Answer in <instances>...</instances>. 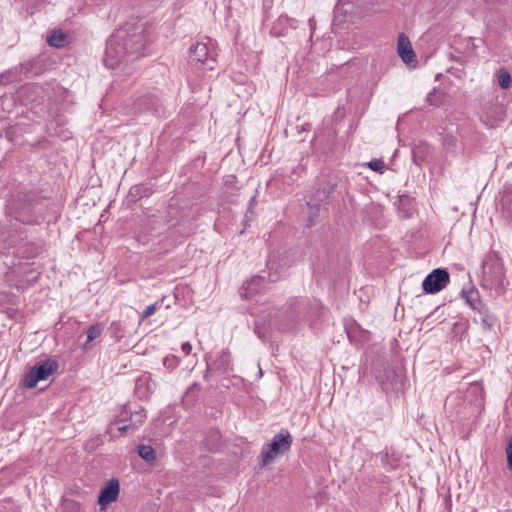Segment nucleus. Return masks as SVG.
I'll list each match as a JSON object with an SVG mask.
<instances>
[{"mask_svg": "<svg viewBox=\"0 0 512 512\" xmlns=\"http://www.w3.org/2000/svg\"><path fill=\"white\" fill-rule=\"evenodd\" d=\"M145 46L146 37L143 26L141 24H126L108 39L104 58L105 65L115 69L122 62L141 56Z\"/></svg>", "mask_w": 512, "mask_h": 512, "instance_id": "1", "label": "nucleus"}, {"mask_svg": "<svg viewBox=\"0 0 512 512\" xmlns=\"http://www.w3.org/2000/svg\"><path fill=\"white\" fill-rule=\"evenodd\" d=\"M506 276L503 260L497 251H490L482 262L481 287L501 295L505 291Z\"/></svg>", "mask_w": 512, "mask_h": 512, "instance_id": "2", "label": "nucleus"}, {"mask_svg": "<svg viewBox=\"0 0 512 512\" xmlns=\"http://www.w3.org/2000/svg\"><path fill=\"white\" fill-rule=\"evenodd\" d=\"M188 63L196 77H203L215 69V53L209 50L207 44L197 42L189 49Z\"/></svg>", "mask_w": 512, "mask_h": 512, "instance_id": "3", "label": "nucleus"}, {"mask_svg": "<svg viewBox=\"0 0 512 512\" xmlns=\"http://www.w3.org/2000/svg\"><path fill=\"white\" fill-rule=\"evenodd\" d=\"M292 436L286 429L275 434L269 444H266L261 451L262 463L264 466L270 464L277 457L288 452L292 445Z\"/></svg>", "mask_w": 512, "mask_h": 512, "instance_id": "4", "label": "nucleus"}, {"mask_svg": "<svg viewBox=\"0 0 512 512\" xmlns=\"http://www.w3.org/2000/svg\"><path fill=\"white\" fill-rule=\"evenodd\" d=\"M59 364L56 360L47 359L34 365L23 379V385L28 388H34L40 381L48 379L58 370Z\"/></svg>", "mask_w": 512, "mask_h": 512, "instance_id": "5", "label": "nucleus"}, {"mask_svg": "<svg viewBox=\"0 0 512 512\" xmlns=\"http://www.w3.org/2000/svg\"><path fill=\"white\" fill-rule=\"evenodd\" d=\"M479 117L482 124L487 128H496L506 119V107L498 100L485 103Z\"/></svg>", "mask_w": 512, "mask_h": 512, "instance_id": "6", "label": "nucleus"}, {"mask_svg": "<svg viewBox=\"0 0 512 512\" xmlns=\"http://www.w3.org/2000/svg\"><path fill=\"white\" fill-rule=\"evenodd\" d=\"M335 186L336 184L331 182L323 184L314 192L313 196L307 202V206L309 208L308 226H311L314 222V219L317 218L320 211V206L322 204H327Z\"/></svg>", "mask_w": 512, "mask_h": 512, "instance_id": "7", "label": "nucleus"}, {"mask_svg": "<svg viewBox=\"0 0 512 512\" xmlns=\"http://www.w3.org/2000/svg\"><path fill=\"white\" fill-rule=\"evenodd\" d=\"M10 213L23 224H38L41 221V217L36 215L35 207L30 200L13 203L10 207Z\"/></svg>", "mask_w": 512, "mask_h": 512, "instance_id": "8", "label": "nucleus"}, {"mask_svg": "<svg viewBox=\"0 0 512 512\" xmlns=\"http://www.w3.org/2000/svg\"><path fill=\"white\" fill-rule=\"evenodd\" d=\"M449 280V273L445 269L437 268L425 277L422 287L426 293L434 294L444 289Z\"/></svg>", "mask_w": 512, "mask_h": 512, "instance_id": "9", "label": "nucleus"}, {"mask_svg": "<svg viewBox=\"0 0 512 512\" xmlns=\"http://www.w3.org/2000/svg\"><path fill=\"white\" fill-rule=\"evenodd\" d=\"M120 493V483L117 478H111L109 481L105 483V485L100 490L98 496V503L101 506V509H105L107 505L116 501L118 499Z\"/></svg>", "mask_w": 512, "mask_h": 512, "instance_id": "10", "label": "nucleus"}, {"mask_svg": "<svg viewBox=\"0 0 512 512\" xmlns=\"http://www.w3.org/2000/svg\"><path fill=\"white\" fill-rule=\"evenodd\" d=\"M267 276L270 282L280 280L286 272V263L279 255L272 254L267 261Z\"/></svg>", "mask_w": 512, "mask_h": 512, "instance_id": "11", "label": "nucleus"}, {"mask_svg": "<svg viewBox=\"0 0 512 512\" xmlns=\"http://www.w3.org/2000/svg\"><path fill=\"white\" fill-rule=\"evenodd\" d=\"M231 369V356L228 350H222L212 362L207 364V373L225 374Z\"/></svg>", "mask_w": 512, "mask_h": 512, "instance_id": "12", "label": "nucleus"}, {"mask_svg": "<svg viewBox=\"0 0 512 512\" xmlns=\"http://www.w3.org/2000/svg\"><path fill=\"white\" fill-rule=\"evenodd\" d=\"M265 276L259 275L253 277L251 280L247 281L240 290V295L243 298L250 299L254 295L262 292L264 289Z\"/></svg>", "mask_w": 512, "mask_h": 512, "instance_id": "13", "label": "nucleus"}, {"mask_svg": "<svg viewBox=\"0 0 512 512\" xmlns=\"http://www.w3.org/2000/svg\"><path fill=\"white\" fill-rule=\"evenodd\" d=\"M160 106V100L158 97L153 94H145L141 97H138L134 103V111L135 112H143V111H158Z\"/></svg>", "mask_w": 512, "mask_h": 512, "instance_id": "14", "label": "nucleus"}, {"mask_svg": "<svg viewBox=\"0 0 512 512\" xmlns=\"http://www.w3.org/2000/svg\"><path fill=\"white\" fill-rule=\"evenodd\" d=\"M398 53L404 63L410 64L415 61V53L407 37L404 34L399 35Z\"/></svg>", "mask_w": 512, "mask_h": 512, "instance_id": "15", "label": "nucleus"}, {"mask_svg": "<svg viewBox=\"0 0 512 512\" xmlns=\"http://www.w3.org/2000/svg\"><path fill=\"white\" fill-rule=\"evenodd\" d=\"M201 391V385L199 383H193L191 386L187 388L185 391L183 397H182V404L185 407H191L193 406L198 398Z\"/></svg>", "mask_w": 512, "mask_h": 512, "instance_id": "16", "label": "nucleus"}, {"mask_svg": "<svg viewBox=\"0 0 512 512\" xmlns=\"http://www.w3.org/2000/svg\"><path fill=\"white\" fill-rule=\"evenodd\" d=\"M145 418H146V413H145L144 409L135 411L134 413L131 414V417H130L131 423L129 425L124 424V425L118 426V430L122 434L127 432L130 429L134 430L138 427V425L143 423Z\"/></svg>", "mask_w": 512, "mask_h": 512, "instance_id": "17", "label": "nucleus"}, {"mask_svg": "<svg viewBox=\"0 0 512 512\" xmlns=\"http://www.w3.org/2000/svg\"><path fill=\"white\" fill-rule=\"evenodd\" d=\"M477 312L480 315V321L483 327L492 329L496 323V316L488 310L486 305L478 307Z\"/></svg>", "mask_w": 512, "mask_h": 512, "instance_id": "18", "label": "nucleus"}, {"mask_svg": "<svg viewBox=\"0 0 512 512\" xmlns=\"http://www.w3.org/2000/svg\"><path fill=\"white\" fill-rule=\"evenodd\" d=\"M104 330L103 323H96L94 325H91L87 330V340L84 344V349H89L91 347L90 343L100 337Z\"/></svg>", "mask_w": 512, "mask_h": 512, "instance_id": "19", "label": "nucleus"}, {"mask_svg": "<svg viewBox=\"0 0 512 512\" xmlns=\"http://www.w3.org/2000/svg\"><path fill=\"white\" fill-rule=\"evenodd\" d=\"M47 43L51 47L61 48L66 43V35L62 31H55L47 38Z\"/></svg>", "mask_w": 512, "mask_h": 512, "instance_id": "20", "label": "nucleus"}, {"mask_svg": "<svg viewBox=\"0 0 512 512\" xmlns=\"http://www.w3.org/2000/svg\"><path fill=\"white\" fill-rule=\"evenodd\" d=\"M138 454L146 462H153L156 459L155 450L150 445H139Z\"/></svg>", "mask_w": 512, "mask_h": 512, "instance_id": "21", "label": "nucleus"}, {"mask_svg": "<svg viewBox=\"0 0 512 512\" xmlns=\"http://www.w3.org/2000/svg\"><path fill=\"white\" fill-rule=\"evenodd\" d=\"M444 93L441 90L433 89L426 97V102L434 107H438L443 103Z\"/></svg>", "mask_w": 512, "mask_h": 512, "instance_id": "22", "label": "nucleus"}, {"mask_svg": "<svg viewBox=\"0 0 512 512\" xmlns=\"http://www.w3.org/2000/svg\"><path fill=\"white\" fill-rule=\"evenodd\" d=\"M465 298H466V302L475 311H478V307H481V306L485 305V304H483L479 300L478 291H476L474 289H472V290L468 291L467 293H465Z\"/></svg>", "mask_w": 512, "mask_h": 512, "instance_id": "23", "label": "nucleus"}, {"mask_svg": "<svg viewBox=\"0 0 512 512\" xmlns=\"http://www.w3.org/2000/svg\"><path fill=\"white\" fill-rule=\"evenodd\" d=\"M108 333L110 337L116 341H119L124 337L123 327L119 321H113L110 323Z\"/></svg>", "mask_w": 512, "mask_h": 512, "instance_id": "24", "label": "nucleus"}, {"mask_svg": "<svg viewBox=\"0 0 512 512\" xmlns=\"http://www.w3.org/2000/svg\"><path fill=\"white\" fill-rule=\"evenodd\" d=\"M63 512H81V504L73 499L65 498L62 501Z\"/></svg>", "mask_w": 512, "mask_h": 512, "instance_id": "25", "label": "nucleus"}, {"mask_svg": "<svg viewBox=\"0 0 512 512\" xmlns=\"http://www.w3.org/2000/svg\"><path fill=\"white\" fill-rule=\"evenodd\" d=\"M498 83H499V86L502 88V89H508L510 87V84H511V75L510 73L504 69V68H501L499 70V74H498Z\"/></svg>", "mask_w": 512, "mask_h": 512, "instance_id": "26", "label": "nucleus"}, {"mask_svg": "<svg viewBox=\"0 0 512 512\" xmlns=\"http://www.w3.org/2000/svg\"><path fill=\"white\" fill-rule=\"evenodd\" d=\"M163 303V300L156 301L153 304L148 305L145 310L140 314V320L143 321L144 319L152 316L156 310L161 308Z\"/></svg>", "mask_w": 512, "mask_h": 512, "instance_id": "27", "label": "nucleus"}, {"mask_svg": "<svg viewBox=\"0 0 512 512\" xmlns=\"http://www.w3.org/2000/svg\"><path fill=\"white\" fill-rule=\"evenodd\" d=\"M180 363V359L176 357L175 355H170L164 358L163 365L167 369H174L176 368Z\"/></svg>", "mask_w": 512, "mask_h": 512, "instance_id": "28", "label": "nucleus"}, {"mask_svg": "<svg viewBox=\"0 0 512 512\" xmlns=\"http://www.w3.org/2000/svg\"><path fill=\"white\" fill-rule=\"evenodd\" d=\"M506 455H507V468L512 471V434L509 436L507 440L506 446Z\"/></svg>", "mask_w": 512, "mask_h": 512, "instance_id": "29", "label": "nucleus"}, {"mask_svg": "<svg viewBox=\"0 0 512 512\" xmlns=\"http://www.w3.org/2000/svg\"><path fill=\"white\" fill-rule=\"evenodd\" d=\"M368 166L374 171L382 172L384 163L380 160H373L368 163Z\"/></svg>", "mask_w": 512, "mask_h": 512, "instance_id": "30", "label": "nucleus"}, {"mask_svg": "<svg viewBox=\"0 0 512 512\" xmlns=\"http://www.w3.org/2000/svg\"><path fill=\"white\" fill-rule=\"evenodd\" d=\"M181 350L183 351V353L185 355H189L192 351V345L190 344V342H184L182 345H181Z\"/></svg>", "mask_w": 512, "mask_h": 512, "instance_id": "31", "label": "nucleus"}, {"mask_svg": "<svg viewBox=\"0 0 512 512\" xmlns=\"http://www.w3.org/2000/svg\"><path fill=\"white\" fill-rule=\"evenodd\" d=\"M345 6H346V4L343 3V0H340L339 3L336 6V12H339L340 10H343L345 13H349L350 12L349 8L345 7ZM347 6H349V5L347 4Z\"/></svg>", "mask_w": 512, "mask_h": 512, "instance_id": "32", "label": "nucleus"}, {"mask_svg": "<svg viewBox=\"0 0 512 512\" xmlns=\"http://www.w3.org/2000/svg\"><path fill=\"white\" fill-rule=\"evenodd\" d=\"M11 76V73H3L0 75V83L1 84H7L9 82V77Z\"/></svg>", "mask_w": 512, "mask_h": 512, "instance_id": "33", "label": "nucleus"}, {"mask_svg": "<svg viewBox=\"0 0 512 512\" xmlns=\"http://www.w3.org/2000/svg\"><path fill=\"white\" fill-rule=\"evenodd\" d=\"M146 382H147V378L146 377L138 378V380L136 382V387L139 389Z\"/></svg>", "mask_w": 512, "mask_h": 512, "instance_id": "34", "label": "nucleus"}, {"mask_svg": "<svg viewBox=\"0 0 512 512\" xmlns=\"http://www.w3.org/2000/svg\"><path fill=\"white\" fill-rule=\"evenodd\" d=\"M255 333L258 335L259 338H261V339L265 338L264 335L261 333L258 325H256V327H255Z\"/></svg>", "mask_w": 512, "mask_h": 512, "instance_id": "35", "label": "nucleus"}, {"mask_svg": "<svg viewBox=\"0 0 512 512\" xmlns=\"http://www.w3.org/2000/svg\"><path fill=\"white\" fill-rule=\"evenodd\" d=\"M503 0H486L487 3L489 4H497V3H501Z\"/></svg>", "mask_w": 512, "mask_h": 512, "instance_id": "36", "label": "nucleus"}, {"mask_svg": "<svg viewBox=\"0 0 512 512\" xmlns=\"http://www.w3.org/2000/svg\"><path fill=\"white\" fill-rule=\"evenodd\" d=\"M38 63L37 60H33V61H30L27 65L33 67L34 65H36Z\"/></svg>", "mask_w": 512, "mask_h": 512, "instance_id": "37", "label": "nucleus"}, {"mask_svg": "<svg viewBox=\"0 0 512 512\" xmlns=\"http://www.w3.org/2000/svg\"><path fill=\"white\" fill-rule=\"evenodd\" d=\"M450 400H451V398H450V397H448V398H447V400H446V405L448 404V402H449Z\"/></svg>", "mask_w": 512, "mask_h": 512, "instance_id": "38", "label": "nucleus"}]
</instances>
